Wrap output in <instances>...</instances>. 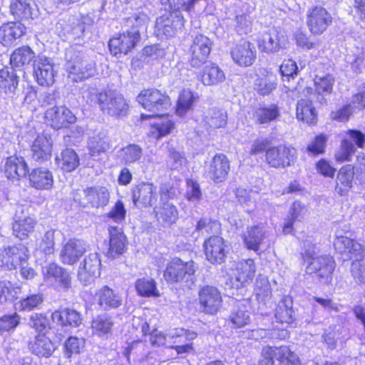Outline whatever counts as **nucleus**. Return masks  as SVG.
Wrapping results in <instances>:
<instances>
[{
    "label": "nucleus",
    "mask_w": 365,
    "mask_h": 365,
    "mask_svg": "<svg viewBox=\"0 0 365 365\" xmlns=\"http://www.w3.org/2000/svg\"><path fill=\"white\" fill-rule=\"evenodd\" d=\"M35 224V220L30 216L21 218L16 215V220L12 227L13 232L18 238L23 240L34 230Z\"/></svg>",
    "instance_id": "ea45409f"
},
{
    "label": "nucleus",
    "mask_w": 365,
    "mask_h": 365,
    "mask_svg": "<svg viewBox=\"0 0 365 365\" xmlns=\"http://www.w3.org/2000/svg\"><path fill=\"white\" fill-rule=\"evenodd\" d=\"M212 46V41L210 38L203 34H197L192 38V43L190 47L197 50L207 52L210 54Z\"/></svg>",
    "instance_id": "0e129e2a"
},
{
    "label": "nucleus",
    "mask_w": 365,
    "mask_h": 365,
    "mask_svg": "<svg viewBox=\"0 0 365 365\" xmlns=\"http://www.w3.org/2000/svg\"><path fill=\"white\" fill-rule=\"evenodd\" d=\"M235 270V279L239 283L236 286L242 287L252 281L256 272V265L252 259H242L236 263Z\"/></svg>",
    "instance_id": "a878e982"
},
{
    "label": "nucleus",
    "mask_w": 365,
    "mask_h": 365,
    "mask_svg": "<svg viewBox=\"0 0 365 365\" xmlns=\"http://www.w3.org/2000/svg\"><path fill=\"white\" fill-rule=\"evenodd\" d=\"M277 353V360L279 361V365H301L298 356L292 351L288 346H279Z\"/></svg>",
    "instance_id": "a18cd8bd"
},
{
    "label": "nucleus",
    "mask_w": 365,
    "mask_h": 365,
    "mask_svg": "<svg viewBox=\"0 0 365 365\" xmlns=\"http://www.w3.org/2000/svg\"><path fill=\"white\" fill-rule=\"evenodd\" d=\"M140 34L138 29L131 28L125 32L120 34L118 37L111 38L108 46L110 53L117 56L118 54H127L140 41Z\"/></svg>",
    "instance_id": "0eeeda50"
},
{
    "label": "nucleus",
    "mask_w": 365,
    "mask_h": 365,
    "mask_svg": "<svg viewBox=\"0 0 365 365\" xmlns=\"http://www.w3.org/2000/svg\"><path fill=\"white\" fill-rule=\"evenodd\" d=\"M56 349L55 344L44 334L36 336L29 344L31 351L40 357H49Z\"/></svg>",
    "instance_id": "c756f323"
},
{
    "label": "nucleus",
    "mask_w": 365,
    "mask_h": 365,
    "mask_svg": "<svg viewBox=\"0 0 365 365\" xmlns=\"http://www.w3.org/2000/svg\"><path fill=\"white\" fill-rule=\"evenodd\" d=\"M54 230H48L46 232L37 244L38 249L46 255H50L54 251Z\"/></svg>",
    "instance_id": "5fc2aeb1"
},
{
    "label": "nucleus",
    "mask_w": 365,
    "mask_h": 365,
    "mask_svg": "<svg viewBox=\"0 0 365 365\" xmlns=\"http://www.w3.org/2000/svg\"><path fill=\"white\" fill-rule=\"evenodd\" d=\"M195 101V96L190 91H183L178 98L176 113L179 116H183L192 107Z\"/></svg>",
    "instance_id": "de8ad7c7"
},
{
    "label": "nucleus",
    "mask_w": 365,
    "mask_h": 365,
    "mask_svg": "<svg viewBox=\"0 0 365 365\" xmlns=\"http://www.w3.org/2000/svg\"><path fill=\"white\" fill-rule=\"evenodd\" d=\"M354 175V167L351 165H346L339 170L337 175L336 189H339V192L341 195L352 187Z\"/></svg>",
    "instance_id": "58836bf2"
},
{
    "label": "nucleus",
    "mask_w": 365,
    "mask_h": 365,
    "mask_svg": "<svg viewBox=\"0 0 365 365\" xmlns=\"http://www.w3.org/2000/svg\"><path fill=\"white\" fill-rule=\"evenodd\" d=\"M292 299L289 296L284 297L277 304L275 310V318L282 324H289L293 321L294 310Z\"/></svg>",
    "instance_id": "4c0bfd02"
},
{
    "label": "nucleus",
    "mask_w": 365,
    "mask_h": 365,
    "mask_svg": "<svg viewBox=\"0 0 365 365\" xmlns=\"http://www.w3.org/2000/svg\"><path fill=\"white\" fill-rule=\"evenodd\" d=\"M351 273L357 284L365 283V263L355 260L351 263Z\"/></svg>",
    "instance_id": "69168bd1"
},
{
    "label": "nucleus",
    "mask_w": 365,
    "mask_h": 365,
    "mask_svg": "<svg viewBox=\"0 0 365 365\" xmlns=\"http://www.w3.org/2000/svg\"><path fill=\"white\" fill-rule=\"evenodd\" d=\"M113 326V323L110 318L100 316L92 322L91 327L96 334L102 336L110 333Z\"/></svg>",
    "instance_id": "603ef678"
},
{
    "label": "nucleus",
    "mask_w": 365,
    "mask_h": 365,
    "mask_svg": "<svg viewBox=\"0 0 365 365\" xmlns=\"http://www.w3.org/2000/svg\"><path fill=\"white\" fill-rule=\"evenodd\" d=\"M196 230L202 234H217L220 230V223L217 220L203 218L197 222Z\"/></svg>",
    "instance_id": "864d4df0"
},
{
    "label": "nucleus",
    "mask_w": 365,
    "mask_h": 365,
    "mask_svg": "<svg viewBox=\"0 0 365 365\" xmlns=\"http://www.w3.org/2000/svg\"><path fill=\"white\" fill-rule=\"evenodd\" d=\"M32 158L39 163L47 161L51 158L52 142L49 137L38 135L31 145Z\"/></svg>",
    "instance_id": "b1692460"
},
{
    "label": "nucleus",
    "mask_w": 365,
    "mask_h": 365,
    "mask_svg": "<svg viewBox=\"0 0 365 365\" xmlns=\"http://www.w3.org/2000/svg\"><path fill=\"white\" fill-rule=\"evenodd\" d=\"M195 272V262L192 260L184 262L175 257L167 264L163 276L168 283L173 284L187 280Z\"/></svg>",
    "instance_id": "423d86ee"
},
{
    "label": "nucleus",
    "mask_w": 365,
    "mask_h": 365,
    "mask_svg": "<svg viewBox=\"0 0 365 365\" xmlns=\"http://www.w3.org/2000/svg\"><path fill=\"white\" fill-rule=\"evenodd\" d=\"M266 237V232L259 225L250 226L243 233L242 238L245 247L250 250L257 252L263 244Z\"/></svg>",
    "instance_id": "cd10ccee"
},
{
    "label": "nucleus",
    "mask_w": 365,
    "mask_h": 365,
    "mask_svg": "<svg viewBox=\"0 0 365 365\" xmlns=\"http://www.w3.org/2000/svg\"><path fill=\"white\" fill-rule=\"evenodd\" d=\"M36 58L34 51L30 47L21 46L13 51L10 57V63L12 68H23L29 66Z\"/></svg>",
    "instance_id": "473e14b6"
},
{
    "label": "nucleus",
    "mask_w": 365,
    "mask_h": 365,
    "mask_svg": "<svg viewBox=\"0 0 365 365\" xmlns=\"http://www.w3.org/2000/svg\"><path fill=\"white\" fill-rule=\"evenodd\" d=\"M9 9L16 19L28 18L31 15V6L27 0H11Z\"/></svg>",
    "instance_id": "c03bdc74"
},
{
    "label": "nucleus",
    "mask_w": 365,
    "mask_h": 365,
    "mask_svg": "<svg viewBox=\"0 0 365 365\" xmlns=\"http://www.w3.org/2000/svg\"><path fill=\"white\" fill-rule=\"evenodd\" d=\"M88 248L86 241L73 238L68 240L62 247L60 258L63 264H73L83 255Z\"/></svg>",
    "instance_id": "4468645a"
},
{
    "label": "nucleus",
    "mask_w": 365,
    "mask_h": 365,
    "mask_svg": "<svg viewBox=\"0 0 365 365\" xmlns=\"http://www.w3.org/2000/svg\"><path fill=\"white\" fill-rule=\"evenodd\" d=\"M206 119L209 126L214 129L222 128L227 124L226 113L222 110H213Z\"/></svg>",
    "instance_id": "052dcab7"
},
{
    "label": "nucleus",
    "mask_w": 365,
    "mask_h": 365,
    "mask_svg": "<svg viewBox=\"0 0 365 365\" xmlns=\"http://www.w3.org/2000/svg\"><path fill=\"white\" fill-rule=\"evenodd\" d=\"M156 187L153 183L142 182L133 189V200L135 206L152 207L156 202Z\"/></svg>",
    "instance_id": "dca6fc26"
},
{
    "label": "nucleus",
    "mask_w": 365,
    "mask_h": 365,
    "mask_svg": "<svg viewBox=\"0 0 365 365\" xmlns=\"http://www.w3.org/2000/svg\"><path fill=\"white\" fill-rule=\"evenodd\" d=\"M225 80L224 71L216 64L210 63L201 73V81L205 86L217 85Z\"/></svg>",
    "instance_id": "e433bc0d"
},
{
    "label": "nucleus",
    "mask_w": 365,
    "mask_h": 365,
    "mask_svg": "<svg viewBox=\"0 0 365 365\" xmlns=\"http://www.w3.org/2000/svg\"><path fill=\"white\" fill-rule=\"evenodd\" d=\"M26 33V27L19 22H9L0 26V42L6 46H11Z\"/></svg>",
    "instance_id": "393cba45"
},
{
    "label": "nucleus",
    "mask_w": 365,
    "mask_h": 365,
    "mask_svg": "<svg viewBox=\"0 0 365 365\" xmlns=\"http://www.w3.org/2000/svg\"><path fill=\"white\" fill-rule=\"evenodd\" d=\"M109 197V192L106 187L102 186L89 187V206L98 207L106 205Z\"/></svg>",
    "instance_id": "a19ab883"
},
{
    "label": "nucleus",
    "mask_w": 365,
    "mask_h": 365,
    "mask_svg": "<svg viewBox=\"0 0 365 365\" xmlns=\"http://www.w3.org/2000/svg\"><path fill=\"white\" fill-rule=\"evenodd\" d=\"M209 56L207 52L190 47L188 63L191 67L199 68L207 61Z\"/></svg>",
    "instance_id": "bf43d9fd"
},
{
    "label": "nucleus",
    "mask_w": 365,
    "mask_h": 365,
    "mask_svg": "<svg viewBox=\"0 0 365 365\" xmlns=\"http://www.w3.org/2000/svg\"><path fill=\"white\" fill-rule=\"evenodd\" d=\"M126 210L121 200H118L106 214V217L117 223H121L125 220Z\"/></svg>",
    "instance_id": "680f3d73"
},
{
    "label": "nucleus",
    "mask_w": 365,
    "mask_h": 365,
    "mask_svg": "<svg viewBox=\"0 0 365 365\" xmlns=\"http://www.w3.org/2000/svg\"><path fill=\"white\" fill-rule=\"evenodd\" d=\"M29 326L38 333H44L48 327V319L42 314L34 313L29 317Z\"/></svg>",
    "instance_id": "4d7b16f0"
},
{
    "label": "nucleus",
    "mask_w": 365,
    "mask_h": 365,
    "mask_svg": "<svg viewBox=\"0 0 365 365\" xmlns=\"http://www.w3.org/2000/svg\"><path fill=\"white\" fill-rule=\"evenodd\" d=\"M230 170V162L227 158L222 153L215 155L209 168L210 177L215 182L224 181Z\"/></svg>",
    "instance_id": "bb28decb"
},
{
    "label": "nucleus",
    "mask_w": 365,
    "mask_h": 365,
    "mask_svg": "<svg viewBox=\"0 0 365 365\" xmlns=\"http://www.w3.org/2000/svg\"><path fill=\"white\" fill-rule=\"evenodd\" d=\"M297 158V150L285 145L269 148L265 154L266 163L275 168L291 166L295 163Z\"/></svg>",
    "instance_id": "39448f33"
},
{
    "label": "nucleus",
    "mask_w": 365,
    "mask_h": 365,
    "mask_svg": "<svg viewBox=\"0 0 365 365\" xmlns=\"http://www.w3.org/2000/svg\"><path fill=\"white\" fill-rule=\"evenodd\" d=\"M91 100L100 106L101 110L109 115L122 117L127 114L128 104L123 95L113 90L103 92H90Z\"/></svg>",
    "instance_id": "f03ea898"
},
{
    "label": "nucleus",
    "mask_w": 365,
    "mask_h": 365,
    "mask_svg": "<svg viewBox=\"0 0 365 365\" xmlns=\"http://www.w3.org/2000/svg\"><path fill=\"white\" fill-rule=\"evenodd\" d=\"M110 243L107 252L108 257L115 259L123 254L126 250L127 238L123 230L118 226L109 227Z\"/></svg>",
    "instance_id": "4be33fe9"
},
{
    "label": "nucleus",
    "mask_w": 365,
    "mask_h": 365,
    "mask_svg": "<svg viewBox=\"0 0 365 365\" xmlns=\"http://www.w3.org/2000/svg\"><path fill=\"white\" fill-rule=\"evenodd\" d=\"M206 258L212 264H222L225 262L228 252L227 246L222 237L215 235L204 242Z\"/></svg>",
    "instance_id": "f8f14e48"
},
{
    "label": "nucleus",
    "mask_w": 365,
    "mask_h": 365,
    "mask_svg": "<svg viewBox=\"0 0 365 365\" xmlns=\"http://www.w3.org/2000/svg\"><path fill=\"white\" fill-rule=\"evenodd\" d=\"M101 261L97 253H91L83 261V266H80L78 272V279L84 284H91L95 278L100 275Z\"/></svg>",
    "instance_id": "2eb2a0df"
},
{
    "label": "nucleus",
    "mask_w": 365,
    "mask_h": 365,
    "mask_svg": "<svg viewBox=\"0 0 365 365\" xmlns=\"http://www.w3.org/2000/svg\"><path fill=\"white\" fill-rule=\"evenodd\" d=\"M29 180L33 187L40 190H48L53 183L51 172L45 168L34 169L29 175Z\"/></svg>",
    "instance_id": "c9c22d12"
},
{
    "label": "nucleus",
    "mask_w": 365,
    "mask_h": 365,
    "mask_svg": "<svg viewBox=\"0 0 365 365\" xmlns=\"http://www.w3.org/2000/svg\"><path fill=\"white\" fill-rule=\"evenodd\" d=\"M307 99H300L297 105V117L299 120L308 124H314L317 120V112L312 105V101L315 98H312L311 96Z\"/></svg>",
    "instance_id": "2f4dec72"
},
{
    "label": "nucleus",
    "mask_w": 365,
    "mask_h": 365,
    "mask_svg": "<svg viewBox=\"0 0 365 365\" xmlns=\"http://www.w3.org/2000/svg\"><path fill=\"white\" fill-rule=\"evenodd\" d=\"M43 302V297L41 294H34L22 299L19 302V309L24 312H30L37 308Z\"/></svg>",
    "instance_id": "6e6d98bb"
},
{
    "label": "nucleus",
    "mask_w": 365,
    "mask_h": 365,
    "mask_svg": "<svg viewBox=\"0 0 365 365\" xmlns=\"http://www.w3.org/2000/svg\"><path fill=\"white\" fill-rule=\"evenodd\" d=\"M82 342L77 337L71 336L65 342V354L67 358H71L73 354H78L81 351Z\"/></svg>",
    "instance_id": "774afa93"
},
{
    "label": "nucleus",
    "mask_w": 365,
    "mask_h": 365,
    "mask_svg": "<svg viewBox=\"0 0 365 365\" xmlns=\"http://www.w3.org/2000/svg\"><path fill=\"white\" fill-rule=\"evenodd\" d=\"M137 101L145 110L153 113L150 116L163 115V112L171 105L169 96L155 88L143 90L138 96ZM150 115H141L143 119H148Z\"/></svg>",
    "instance_id": "7ed1b4c3"
},
{
    "label": "nucleus",
    "mask_w": 365,
    "mask_h": 365,
    "mask_svg": "<svg viewBox=\"0 0 365 365\" xmlns=\"http://www.w3.org/2000/svg\"><path fill=\"white\" fill-rule=\"evenodd\" d=\"M33 71L37 83L48 86L54 83L53 63L45 56H38L33 63Z\"/></svg>",
    "instance_id": "ddd939ff"
},
{
    "label": "nucleus",
    "mask_w": 365,
    "mask_h": 365,
    "mask_svg": "<svg viewBox=\"0 0 365 365\" xmlns=\"http://www.w3.org/2000/svg\"><path fill=\"white\" fill-rule=\"evenodd\" d=\"M253 116L258 123L265 124L277 119L279 116V110L274 104L268 107H259L255 110Z\"/></svg>",
    "instance_id": "79ce46f5"
},
{
    "label": "nucleus",
    "mask_w": 365,
    "mask_h": 365,
    "mask_svg": "<svg viewBox=\"0 0 365 365\" xmlns=\"http://www.w3.org/2000/svg\"><path fill=\"white\" fill-rule=\"evenodd\" d=\"M198 301L202 312L214 314L220 309L222 299L220 292L216 287L205 285L199 289Z\"/></svg>",
    "instance_id": "6e6552de"
},
{
    "label": "nucleus",
    "mask_w": 365,
    "mask_h": 365,
    "mask_svg": "<svg viewBox=\"0 0 365 365\" xmlns=\"http://www.w3.org/2000/svg\"><path fill=\"white\" fill-rule=\"evenodd\" d=\"M334 82V78L330 74L324 76H316L314 78V92L312 88L307 87L302 90V94L305 97L311 96L312 98H315L319 103L324 104L327 103V96L333 91Z\"/></svg>",
    "instance_id": "1a4fd4ad"
},
{
    "label": "nucleus",
    "mask_w": 365,
    "mask_h": 365,
    "mask_svg": "<svg viewBox=\"0 0 365 365\" xmlns=\"http://www.w3.org/2000/svg\"><path fill=\"white\" fill-rule=\"evenodd\" d=\"M21 317L17 313L5 314L0 317V334L14 331L20 324Z\"/></svg>",
    "instance_id": "09e8293b"
},
{
    "label": "nucleus",
    "mask_w": 365,
    "mask_h": 365,
    "mask_svg": "<svg viewBox=\"0 0 365 365\" xmlns=\"http://www.w3.org/2000/svg\"><path fill=\"white\" fill-rule=\"evenodd\" d=\"M94 300L104 310L118 308L122 304L120 296L107 285L103 286L96 292Z\"/></svg>",
    "instance_id": "5701e85b"
},
{
    "label": "nucleus",
    "mask_w": 365,
    "mask_h": 365,
    "mask_svg": "<svg viewBox=\"0 0 365 365\" xmlns=\"http://www.w3.org/2000/svg\"><path fill=\"white\" fill-rule=\"evenodd\" d=\"M334 245L339 253L346 255L350 259L361 256L364 251L360 243L349 237L343 236L342 231L340 230H337L336 232Z\"/></svg>",
    "instance_id": "6ab92c4d"
},
{
    "label": "nucleus",
    "mask_w": 365,
    "mask_h": 365,
    "mask_svg": "<svg viewBox=\"0 0 365 365\" xmlns=\"http://www.w3.org/2000/svg\"><path fill=\"white\" fill-rule=\"evenodd\" d=\"M138 293L144 297L158 296L155 282L153 279H139L135 282Z\"/></svg>",
    "instance_id": "8fccbe9b"
},
{
    "label": "nucleus",
    "mask_w": 365,
    "mask_h": 365,
    "mask_svg": "<svg viewBox=\"0 0 365 365\" xmlns=\"http://www.w3.org/2000/svg\"><path fill=\"white\" fill-rule=\"evenodd\" d=\"M5 255L1 260V266L8 269H16L17 267L25 264L28 259V249L22 244L8 247Z\"/></svg>",
    "instance_id": "a211bd4d"
},
{
    "label": "nucleus",
    "mask_w": 365,
    "mask_h": 365,
    "mask_svg": "<svg viewBox=\"0 0 365 365\" xmlns=\"http://www.w3.org/2000/svg\"><path fill=\"white\" fill-rule=\"evenodd\" d=\"M355 152L354 145L350 140L344 139L341 143L339 150L335 154V159L340 163L350 161Z\"/></svg>",
    "instance_id": "3c124183"
},
{
    "label": "nucleus",
    "mask_w": 365,
    "mask_h": 365,
    "mask_svg": "<svg viewBox=\"0 0 365 365\" xmlns=\"http://www.w3.org/2000/svg\"><path fill=\"white\" fill-rule=\"evenodd\" d=\"M118 154L123 163L130 164L140 159L143 150L136 144H130L120 149Z\"/></svg>",
    "instance_id": "37998d69"
},
{
    "label": "nucleus",
    "mask_w": 365,
    "mask_h": 365,
    "mask_svg": "<svg viewBox=\"0 0 365 365\" xmlns=\"http://www.w3.org/2000/svg\"><path fill=\"white\" fill-rule=\"evenodd\" d=\"M5 174L8 178L19 179L26 175L29 169L23 157L12 155L6 159L4 165Z\"/></svg>",
    "instance_id": "c85d7f7f"
},
{
    "label": "nucleus",
    "mask_w": 365,
    "mask_h": 365,
    "mask_svg": "<svg viewBox=\"0 0 365 365\" xmlns=\"http://www.w3.org/2000/svg\"><path fill=\"white\" fill-rule=\"evenodd\" d=\"M19 75L12 67L0 69V90L8 96L13 98L19 92Z\"/></svg>",
    "instance_id": "412c9836"
},
{
    "label": "nucleus",
    "mask_w": 365,
    "mask_h": 365,
    "mask_svg": "<svg viewBox=\"0 0 365 365\" xmlns=\"http://www.w3.org/2000/svg\"><path fill=\"white\" fill-rule=\"evenodd\" d=\"M154 210L158 221L162 222L164 225H171L178 218L176 207L168 201L160 202V205L155 207Z\"/></svg>",
    "instance_id": "72a5a7b5"
},
{
    "label": "nucleus",
    "mask_w": 365,
    "mask_h": 365,
    "mask_svg": "<svg viewBox=\"0 0 365 365\" xmlns=\"http://www.w3.org/2000/svg\"><path fill=\"white\" fill-rule=\"evenodd\" d=\"M287 43V38L284 32L273 28L264 34L259 46L264 52L275 53L285 48Z\"/></svg>",
    "instance_id": "aec40b11"
},
{
    "label": "nucleus",
    "mask_w": 365,
    "mask_h": 365,
    "mask_svg": "<svg viewBox=\"0 0 365 365\" xmlns=\"http://www.w3.org/2000/svg\"><path fill=\"white\" fill-rule=\"evenodd\" d=\"M331 14L323 7L314 6L307 14V24L310 32L314 35L322 34L331 24Z\"/></svg>",
    "instance_id": "9d476101"
},
{
    "label": "nucleus",
    "mask_w": 365,
    "mask_h": 365,
    "mask_svg": "<svg viewBox=\"0 0 365 365\" xmlns=\"http://www.w3.org/2000/svg\"><path fill=\"white\" fill-rule=\"evenodd\" d=\"M279 350L277 346H266L262 349L261 359L258 365H274V359H277V352Z\"/></svg>",
    "instance_id": "338daca9"
},
{
    "label": "nucleus",
    "mask_w": 365,
    "mask_h": 365,
    "mask_svg": "<svg viewBox=\"0 0 365 365\" xmlns=\"http://www.w3.org/2000/svg\"><path fill=\"white\" fill-rule=\"evenodd\" d=\"M79 161L78 154L71 148L63 150L60 155L56 157L58 168L65 172H72L76 170L80 164Z\"/></svg>",
    "instance_id": "f704fd0d"
},
{
    "label": "nucleus",
    "mask_w": 365,
    "mask_h": 365,
    "mask_svg": "<svg viewBox=\"0 0 365 365\" xmlns=\"http://www.w3.org/2000/svg\"><path fill=\"white\" fill-rule=\"evenodd\" d=\"M66 71L68 77L73 81L79 82L88 79L95 73V66L82 51L71 47L66 51Z\"/></svg>",
    "instance_id": "f257e3e1"
},
{
    "label": "nucleus",
    "mask_w": 365,
    "mask_h": 365,
    "mask_svg": "<svg viewBox=\"0 0 365 365\" xmlns=\"http://www.w3.org/2000/svg\"><path fill=\"white\" fill-rule=\"evenodd\" d=\"M231 56L237 65L250 66L254 63L256 58L255 48L250 42L242 41L232 48Z\"/></svg>",
    "instance_id": "f3484780"
},
{
    "label": "nucleus",
    "mask_w": 365,
    "mask_h": 365,
    "mask_svg": "<svg viewBox=\"0 0 365 365\" xmlns=\"http://www.w3.org/2000/svg\"><path fill=\"white\" fill-rule=\"evenodd\" d=\"M51 318L53 322L63 327H78L82 323L81 314L74 309H64L54 312Z\"/></svg>",
    "instance_id": "7c9ffc66"
},
{
    "label": "nucleus",
    "mask_w": 365,
    "mask_h": 365,
    "mask_svg": "<svg viewBox=\"0 0 365 365\" xmlns=\"http://www.w3.org/2000/svg\"><path fill=\"white\" fill-rule=\"evenodd\" d=\"M255 292L262 299L272 295V289L267 277L258 275L255 282Z\"/></svg>",
    "instance_id": "13d9d810"
},
{
    "label": "nucleus",
    "mask_w": 365,
    "mask_h": 365,
    "mask_svg": "<svg viewBox=\"0 0 365 365\" xmlns=\"http://www.w3.org/2000/svg\"><path fill=\"white\" fill-rule=\"evenodd\" d=\"M173 22V19L169 15H163L156 19L155 29L159 34L165 35L166 37L173 36L176 30Z\"/></svg>",
    "instance_id": "49530a36"
},
{
    "label": "nucleus",
    "mask_w": 365,
    "mask_h": 365,
    "mask_svg": "<svg viewBox=\"0 0 365 365\" xmlns=\"http://www.w3.org/2000/svg\"><path fill=\"white\" fill-rule=\"evenodd\" d=\"M19 289V287H14L10 281L0 280V302H6L9 297H15Z\"/></svg>",
    "instance_id": "e2e57ef3"
},
{
    "label": "nucleus",
    "mask_w": 365,
    "mask_h": 365,
    "mask_svg": "<svg viewBox=\"0 0 365 365\" xmlns=\"http://www.w3.org/2000/svg\"><path fill=\"white\" fill-rule=\"evenodd\" d=\"M308 264L306 268L307 274L316 273L324 283H329L332 279L331 274L335 268V262L329 256H317L307 252L304 257Z\"/></svg>",
    "instance_id": "20e7f679"
},
{
    "label": "nucleus",
    "mask_w": 365,
    "mask_h": 365,
    "mask_svg": "<svg viewBox=\"0 0 365 365\" xmlns=\"http://www.w3.org/2000/svg\"><path fill=\"white\" fill-rule=\"evenodd\" d=\"M45 118L56 130L67 128L76 121V115L66 106H53L47 109Z\"/></svg>",
    "instance_id": "9b49d317"
}]
</instances>
